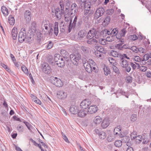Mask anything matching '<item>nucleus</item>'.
<instances>
[{
	"label": "nucleus",
	"instance_id": "obj_1",
	"mask_svg": "<svg viewBox=\"0 0 151 151\" xmlns=\"http://www.w3.org/2000/svg\"><path fill=\"white\" fill-rule=\"evenodd\" d=\"M59 4L61 9L57 8L55 10V15L57 18L58 19H61L62 15L64 13V5L63 1H60Z\"/></svg>",
	"mask_w": 151,
	"mask_h": 151
},
{
	"label": "nucleus",
	"instance_id": "obj_2",
	"mask_svg": "<svg viewBox=\"0 0 151 151\" xmlns=\"http://www.w3.org/2000/svg\"><path fill=\"white\" fill-rule=\"evenodd\" d=\"M27 33L24 28L21 29L18 35V41L20 43H22L27 39Z\"/></svg>",
	"mask_w": 151,
	"mask_h": 151
},
{
	"label": "nucleus",
	"instance_id": "obj_3",
	"mask_svg": "<svg viewBox=\"0 0 151 151\" xmlns=\"http://www.w3.org/2000/svg\"><path fill=\"white\" fill-rule=\"evenodd\" d=\"M50 80L53 84L58 87H61L63 85V83L59 78L56 77H51Z\"/></svg>",
	"mask_w": 151,
	"mask_h": 151
},
{
	"label": "nucleus",
	"instance_id": "obj_4",
	"mask_svg": "<svg viewBox=\"0 0 151 151\" xmlns=\"http://www.w3.org/2000/svg\"><path fill=\"white\" fill-rule=\"evenodd\" d=\"M120 64L121 67L125 68V70L127 72H129L131 70V68L129 65V63L126 60L122 59Z\"/></svg>",
	"mask_w": 151,
	"mask_h": 151
},
{
	"label": "nucleus",
	"instance_id": "obj_5",
	"mask_svg": "<svg viewBox=\"0 0 151 151\" xmlns=\"http://www.w3.org/2000/svg\"><path fill=\"white\" fill-rule=\"evenodd\" d=\"M42 70L46 74H49L51 72V69L48 64L46 63H44L42 65Z\"/></svg>",
	"mask_w": 151,
	"mask_h": 151
},
{
	"label": "nucleus",
	"instance_id": "obj_6",
	"mask_svg": "<svg viewBox=\"0 0 151 151\" xmlns=\"http://www.w3.org/2000/svg\"><path fill=\"white\" fill-rule=\"evenodd\" d=\"M91 102L90 100L85 99L81 102L80 106L81 108L86 109L88 107L89 105H91Z\"/></svg>",
	"mask_w": 151,
	"mask_h": 151
},
{
	"label": "nucleus",
	"instance_id": "obj_7",
	"mask_svg": "<svg viewBox=\"0 0 151 151\" xmlns=\"http://www.w3.org/2000/svg\"><path fill=\"white\" fill-rule=\"evenodd\" d=\"M70 58L71 61L75 65H76L81 58L78 55H76L73 54H71L70 55Z\"/></svg>",
	"mask_w": 151,
	"mask_h": 151
},
{
	"label": "nucleus",
	"instance_id": "obj_8",
	"mask_svg": "<svg viewBox=\"0 0 151 151\" xmlns=\"http://www.w3.org/2000/svg\"><path fill=\"white\" fill-rule=\"evenodd\" d=\"M104 11V9L103 7L99 8L96 11L95 14V17L97 19L101 16L103 15Z\"/></svg>",
	"mask_w": 151,
	"mask_h": 151
},
{
	"label": "nucleus",
	"instance_id": "obj_9",
	"mask_svg": "<svg viewBox=\"0 0 151 151\" xmlns=\"http://www.w3.org/2000/svg\"><path fill=\"white\" fill-rule=\"evenodd\" d=\"M77 19V17L75 16L73 19V22L72 24L71 23L72 21V20L71 19H70V24H69L68 27V31L69 32H71L72 28L74 29L76 25Z\"/></svg>",
	"mask_w": 151,
	"mask_h": 151
},
{
	"label": "nucleus",
	"instance_id": "obj_10",
	"mask_svg": "<svg viewBox=\"0 0 151 151\" xmlns=\"http://www.w3.org/2000/svg\"><path fill=\"white\" fill-rule=\"evenodd\" d=\"M88 112L89 114L95 113L98 110V107L95 105H92L90 106L88 109Z\"/></svg>",
	"mask_w": 151,
	"mask_h": 151
},
{
	"label": "nucleus",
	"instance_id": "obj_11",
	"mask_svg": "<svg viewBox=\"0 0 151 151\" xmlns=\"http://www.w3.org/2000/svg\"><path fill=\"white\" fill-rule=\"evenodd\" d=\"M57 97L60 99H64L67 97V94L63 91L61 90L59 91L57 94Z\"/></svg>",
	"mask_w": 151,
	"mask_h": 151
},
{
	"label": "nucleus",
	"instance_id": "obj_12",
	"mask_svg": "<svg viewBox=\"0 0 151 151\" xmlns=\"http://www.w3.org/2000/svg\"><path fill=\"white\" fill-rule=\"evenodd\" d=\"M49 22L48 21L46 20H43L42 23V27L43 29L44 28L46 30H49L50 29Z\"/></svg>",
	"mask_w": 151,
	"mask_h": 151
},
{
	"label": "nucleus",
	"instance_id": "obj_13",
	"mask_svg": "<svg viewBox=\"0 0 151 151\" xmlns=\"http://www.w3.org/2000/svg\"><path fill=\"white\" fill-rule=\"evenodd\" d=\"M83 66L86 71L88 73H91L92 72V65L88 62H85Z\"/></svg>",
	"mask_w": 151,
	"mask_h": 151
},
{
	"label": "nucleus",
	"instance_id": "obj_14",
	"mask_svg": "<svg viewBox=\"0 0 151 151\" xmlns=\"http://www.w3.org/2000/svg\"><path fill=\"white\" fill-rule=\"evenodd\" d=\"M113 40V39H109V37H107L106 38V40L105 39H102V38H100L98 42H99L101 44L105 45H106L107 43V41H108L109 42L112 41Z\"/></svg>",
	"mask_w": 151,
	"mask_h": 151
},
{
	"label": "nucleus",
	"instance_id": "obj_15",
	"mask_svg": "<svg viewBox=\"0 0 151 151\" xmlns=\"http://www.w3.org/2000/svg\"><path fill=\"white\" fill-rule=\"evenodd\" d=\"M24 18L27 22H29L31 19V13L29 11H26L24 13Z\"/></svg>",
	"mask_w": 151,
	"mask_h": 151
},
{
	"label": "nucleus",
	"instance_id": "obj_16",
	"mask_svg": "<svg viewBox=\"0 0 151 151\" xmlns=\"http://www.w3.org/2000/svg\"><path fill=\"white\" fill-rule=\"evenodd\" d=\"M70 111L72 114H76L78 113V110L77 106L74 105H72L70 108Z\"/></svg>",
	"mask_w": 151,
	"mask_h": 151
},
{
	"label": "nucleus",
	"instance_id": "obj_17",
	"mask_svg": "<svg viewBox=\"0 0 151 151\" xmlns=\"http://www.w3.org/2000/svg\"><path fill=\"white\" fill-rule=\"evenodd\" d=\"M109 122L107 118L104 119L103 121L101 124L102 127L104 128H105L109 125Z\"/></svg>",
	"mask_w": 151,
	"mask_h": 151
},
{
	"label": "nucleus",
	"instance_id": "obj_18",
	"mask_svg": "<svg viewBox=\"0 0 151 151\" xmlns=\"http://www.w3.org/2000/svg\"><path fill=\"white\" fill-rule=\"evenodd\" d=\"M134 60L136 62L140 63V64L141 65H143L146 63V62L145 61H142V59H141L138 56H136L134 57Z\"/></svg>",
	"mask_w": 151,
	"mask_h": 151
},
{
	"label": "nucleus",
	"instance_id": "obj_19",
	"mask_svg": "<svg viewBox=\"0 0 151 151\" xmlns=\"http://www.w3.org/2000/svg\"><path fill=\"white\" fill-rule=\"evenodd\" d=\"M55 62L58 66L60 67H63L65 65L64 61L63 58L60 59L59 60Z\"/></svg>",
	"mask_w": 151,
	"mask_h": 151
},
{
	"label": "nucleus",
	"instance_id": "obj_20",
	"mask_svg": "<svg viewBox=\"0 0 151 151\" xmlns=\"http://www.w3.org/2000/svg\"><path fill=\"white\" fill-rule=\"evenodd\" d=\"M12 35L14 40L16 39L17 35V29L16 27H14L12 31Z\"/></svg>",
	"mask_w": 151,
	"mask_h": 151
},
{
	"label": "nucleus",
	"instance_id": "obj_21",
	"mask_svg": "<svg viewBox=\"0 0 151 151\" xmlns=\"http://www.w3.org/2000/svg\"><path fill=\"white\" fill-rule=\"evenodd\" d=\"M1 11L2 13L5 16L8 15L9 12L7 9L4 6H3L1 8Z\"/></svg>",
	"mask_w": 151,
	"mask_h": 151
},
{
	"label": "nucleus",
	"instance_id": "obj_22",
	"mask_svg": "<svg viewBox=\"0 0 151 151\" xmlns=\"http://www.w3.org/2000/svg\"><path fill=\"white\" fill-rule=\"evenodd\" d=\"M95 31L94 30H90L88 32L87 37L88 39H92L94 37Z\"/></svg>",
	"mask_w": 151,
	"mask_h": 151
},
{
	"label": "nucleus",
	"instance_id": "obj_23",
	"mask_svg": "<svg viewBox=\"0 0 151 151\" xmlns=\"http://www.w3.org/2000/svg\"><path fill=\"white\" fill-rule=\"evenodd\" d=\"M102 119L99 116H96L94 119L93 122L96 124H99L102 121Z\"/></svg>",
	"mask_w": 151,
	"mask_h": 151
},
{
	"label": "nucleus",
	"instance_id": "obj_24",
	"mask_svg": "<svg viewBox=\"0 0 151 151\" xmlns=\"http://www.w3.org/2000/svg\"><path fill=\"white\" fill-rule=\"evenodd\" d=\"M115 135H119L121 133V127L120 126H117L116 127L114 131Z\"/></svg>",
	"mask_w": 151,
	"mask_h": 151
},
{
	"label": "nucleus",
	"instance_id": "obj_25",
	"mask_svg": "<svg viewBox=\"0 0 151 151\" xmlns=\"http://www.w3.org/2000/svg\"><path fill=\"white\" fill-rule=\"evenodd\" d=\"M93 13L88 9H86L84 11V17H90Z\"/></svg>",
	"mask_w": 151,
	"mask_h": 151
},
{
	"label": "nucleus",
	"instance_id": "obj_26",
	"mask_svg": "<svg viewBox=\"0 0 151 151\" xmlns=\"http://www.w3.org/2000/svg\"><path fill=\"white\" fill-rule=\"evenodd\" d=\"M87 112L84 110H80L78 113V115L79 116L81 117H84L86 114Z\"/></svg>",
	"mask_w": 151,
	"mask_h": 151
},
{
	"label": "nucleus",
	"instance_id": "obj_27",
	"mask_svg": "<svg viewBox=\"0 0 151 151\" xmlns=\"http://www.w3.org/2000/svg\"><path fill=\"white\" fill-rule=\"evenodd\" d=\"M58 23L57 22H55V23L54 28V33L56 36H57L58 33Z\"/></svg>",
	"mask_w": 151,
	"mask_h": 151
},
{
	"label": "nucleus",
	"instance_id": "obj_28",
	"mask_svg": "<svg viewBox=\"0 0 151 151\" xmlns=\"http://www.w3.org/2000/svg\"><path fill=\"white\" fill-rule=\"evenodd\" d=\"M79 78L81 80H84L87 78V76L86 73H82L80 74Z\"/></svg>",
	"mask_w": 151,
	"mask_h": 151
},
{
	"label": "nucleus",
	"instance_id": "obj_29",
	"mask_svg": "<svg viewBox=\"0 0 151 151\" xmlns=\"http://www.w3.org/2000/svg\"><path fill=\"white\" fill-rule=\"evenodd\" d=\"M80 48L81 50V52L84 53H87L89 52V49L86 47L82 46Z\"/></svg>",
	"mask_w": 151,
	"mask_h": 151
},
{
	"label": "nucleus",
	"instance_id": "obj_30",
	"mask_svg": "<svg viewBox=\"0 0 151 151\" xmlns=\"http://www.w3.org/2000/svg\"><path fill=\"white\" fill-rule=\"evenodd\" d=\"M8 22L11 25H13L15 23V19L12 16H9L8 19Z\"/></svg>",
	"mask_w": 151,
	"mask_h": 151
},
{
	"label": "nucleus",
	"instance_id": "obj_31",
	"mask_svg": "<svg viewBox=\"0 0 151 151\" xmlns=\"http://www.w3.org/2000/svg\"><path fill=\"white\" fill-rule=\"evenodd\" d=\"M111 54L115 57H120V54L116 51L112 50L111 52Z\"/></svg>",
	"mask_w": 151,
	"mask_h": 151
},
{
	"label": "nucleus",
	"instance_id": "obj_32",
	"mask_svg": "<svg viewBox=\"0 0 151 151\" xmlns=\"http://www.w3.org/2000/svg\"><path fill=\"white\" fill-rule=\"evenodd\" d=\"M86 33L87 32L85 30H81L78 33V35L80 37L83 38L85 36Z\"/></svg>",
	"mask_w": 151,
	"mask_h": 151
},
{
	"label": "nucleus",
	"instance_id": "obj_33",
	"mask_svg": "<svg viewBox=\"0 0 151 151\" xmlns=\"http://www.w3.org/2000/svg\"><path fill=\"white\" fill-rule=\"evenodd\" d=\"M149 58H151V53L145 54L143 56L142 61L144 62L145 61L147 60Z\"/></svg>",
	"mask_w": 151,
	"mask_h": 151
},
{
	"label": "nucleus",
	"instance_id": "obj_34",
	"mask_svg": "<svg viewBox=\"0 0 151 151\" xmlns=\"http://www.w3.org/2000/svg\"><path fill=\"white\" fill-rule=\"evenodd\" d=\"M108 60L109 62L113 66L116 65V60L113 58L109 57L108 58Z\"/></svg>",
	"mask_w": 151,
	"mask_h": 151
},
{
	"label": "nucleus",
	"instance_id": "obj_35",
	"mask_svg": "<svg viewBox=\"0 0 151 151\" xmlns=\"http://www.w3.org/2000/svg\"><path fill=\"white\" fill-rule=\"evenodd\" d=\"M118 29H117L116 28L114 29L112 31H111V35H110V36H111V39H113V37H115V36L118 33Z\"/></svg>",
	"mask_w": 151,
	"mask_h": 151
},
{
	"label": "nucleus",
	"instance_id": "obj_36",
	"mask_svg": "<svg viewBox=\"0 0 151 151\" xmlns=\"http://www.w3.org/2000/svg\"><path fill=\"white\" fill-rule=\"evenodd\" d=\"M136 64L138 65L139 68L140 69V70L142 72H145L147 69V67L145 66H140L139 65V63H135Z\"/></svg>",
	"mask_w": 151,
	"mask_h": 151
},
{
	"label": "nucleus",
	"instance_id": "obj_37",
	"mask_svg": "<svg viewBox=\"0 0 151 151\" xmlns=\"http://www.w3.org/2000/svg\"><path fill=\"white\" fill-rule=\"evenodd\" d=\"M99 136L101 139H104L106 137V133L103 132H101L99 133Z\"/></svg>",
	"mask_w": 151,
	"mask_h": 151
},
{
	"label": "nucleus",
	"instance_id": "obj_38",
	"mask_svg": "<svg viewBox=\"0 0 151 151\" xmlns=\"http://www.w3.org/2000/svg\"><path fill=\"white\" fill-rule=\"evenodd\" d=\"M105 75L107 76L110 73V69L107 67H105L103 69Z\"/></svg>",
	"mask_w": 151,
	"mask_h": 151
},
{
	"label": "nucleus",
	"instance_id": "obj_39",
	"mask_svg": "<svg viewBox=\"0 0 151 151\" xmlns=\"http://www.w3.org/2000/svg\"><path fill=\"white\" fill-rule=\"evenodd\" d=\"M86 2V0H81L79 3V7L81 8H84Z\"/></svg>",
	"mask_w": 151,
	"mask_h": 151
},
{
	"label": "nucleus",
	"instance_id": "obj_40",
	"mask_svg": "<svg viewBox=\"0 0 151 151\" xmlns=\"http://www.w3.org/2000/svg\"><path fill=\"white\" fill-rule=\"evenodd\" d=\"M88 44H92L95 42H97L98 41L95 39L93 38V39H89L87 41V42Z\"/></svg>",
	"mask_w": 151,
	"mask_h": 151
},
{
	"label": "nucleus",
	"instance_id": "obj_41",
	"mask_svg": "<svg viewBox=\"0 0 151 151\" xmlns=\"http://www.w3.org/2000/svg\"><path fill=\"white\" fill-rule=\"evenodd\" d=\"M143 139L141 135H138L135 139V140L137 142L139 143L141 142Z\"/></svg>",
	"mask_w": 151,
	"mask_h": 151
},
{
	"label": "nucleus",
	"instance_id": "obj_42",
	"mask_svg": "<svg viewBox=\"0 0 151 151\" xmlns=\"http://www.w3.org/2000/svg\"><path fill=\"white\" fill-rule=\"evenodd\" d=\"M137 134L136 132H133L131 134L130 137L131 139L132 140H135L136 138V137H137Z\"/></svg>",
	"mask_w": 151,
	"mask_h": 151
},
{
	"label": "nucleus",
	"instance_id": "obj_43",
	"mask_svg": "<svg viewBox=\"0 0 151 151\" xmlns=\"http://www.w3.org/2000/svg\"><path fill=\"white\" fill-rule=\"evenodd\" d=\"M122 142L120 140H118L115 141V145L117 147H119L121 146L122 145Z\"/></svg>",
	"mask_w": 151,
	"mask_h": 151
},
{
	"label": "nucleus",
	"instance_id": "obj_44",
	"mask_svg": "<svg viewBox=\"0 0 151 151\" xmlns=\"http://www.w3.org/2000/svg\"><path fill=\"white\" fill-rule=\"evenodd\" d=\"M65 7L66 10H68L69 8V7L70 5V1L68 0H66L65 2ZM63 4L64 5V4Z\"/></svg>",
	"mask_w": 151,
	"mask_h": 151
},
{
	"label": "nucleus",
	"instance_id": "obj_45",
	"mask_svg": "<svg viewBox=\"0 0 151 151\" xmlns=\"http://www.w3.org/2000/svg\"><path fill=\"white\" fill-rule=\"evenodd\" d=\"M54 60L55 61H57L60 60V59L62 58L61 56L59 54H55L54 55Z\"/></svg>",
	"mask_w": 151,
	"mask_h": 151
},
{
	"label": "nucleus",
	"instance_id": "obj_46",
	"mask_svg": "<svg viewBox=\"0 0 151 151\" xmlns=\"http://www.w3.org/2000/svg\"><path fill=\"white\" fill-rule=\"evenodd\" d=\"M78 6L77 4H73L71 6L72 10H74L75 12H76V11L77 10Z\"/></svg>",
	"mask_w": 151,
	"mask_h": 151
},
{
	"label": "nucleus",
	"instance_id": "obj_47",
	"mask_svg": "<svg viewBox=\"0 0 151 151\" xmlns=\"http://www.w3.org/2000/svg\"><path fill=\"white\" fill-rule=\"evenodd\" d=\"M95 54L96 56L99 58H100L101 57L102 53L99 51V50H96L95 51Z\"/></svg>",
	"mask_w": 151,
	"mask_h": 151
},
{
	"label": "nucleus",
	"instance_id": "obj_48",
	"mask_svg": "<svg viewBox=\"0 0 151 151\" xmlns=\"http://www.w3.org/2000/svg\"><path fill=\"white\" fill-rule=\"evenodd\" d=\"M130 49L134 52L137 53L138 52V48L136 46L130 47Z\"/></svg>",
	"mask_w": 151,
	"mask_h": 151
},
{
	"label": "nucleus",
	"instance_id": "obj_49",
	"mask_svg": "<svg viewBox=\"0 0 151 151\" xmlns=\"http://www.w3.org/2000/svg\"><path fill=\"white\" fill-rule=\"evenodd\" d=\"M130 39L132 40H135L138 39L137 36L135 35H131L129 36Z\"/></svg>",
	"mask_w": 151,
	"mask_h": 151
},
{
	"label": "nucleus",
	"instance_id": "obj_50",
	"mask_svg": "<svg viewBox=\"0 0 151 151\" xmlns=\"http://www.w3.org/2000/svg\"><path fill=\"white\" fill-rule=\"evenodd\" d=\"M131 120L132 122L135 121L137 119V116L136 115L133 114L130 117Z\"/></svg>",
	"mask_w": 151,
	"mask_h": 151
},
{
	"label": "nucleus",
	"instance_id": "obj_51",
	"mask_svg": "<svg viewBox=\"0 0 151 151\" xmlns=\"http://www.w3.org/2000/svg\"><path fill=\"white\" fill-rule=\"evenodd\" d=\"M22 71L25 74H28V70L27 68L25 66H23L22 67Z\"/></svg>",
	"mask_w": 151,
	"mask_h": 151
},
{
	"label": "nucleus",
	"instance_id": "obj_52",
	"mask_svg": "<svg viewBox=\"0 0 151 151\" xmlns=\"http://www.w3.org/2000/svg\"><path fill=\"white\" fill-rule=\"evenodd\" d=\"M33 101L35 103L39 104L40 105L41 104V101L38 99L37 97H35L34 99H33Z\"/></svg>",
	"mask_w": 151,
	"mask_h": 151
},
{
	"label": "nucleus",
	"instance_id": "obj_53",
	"mask_svg": "<svg viewBox=\"0 0 151 151\" xmlns=\"http://www.w3.org/2000/svg\"><path fill=\"white\" fill-rule=\"evenodd\" d=\"M110 18L109 17H106L105 20L104 21V22L105 23L107 24H108L109 22Z\"/></svg>",
	"mask_w": 151,
	"mask_h": 151
},
{
	"label": "nucleus",
	"instance_id": "obj_54",
	"mask_svg": "<svg viewBox=\"0 0 151 151\" xmlns=\"http://www.w3.org/2000/svg\"><path fill=\"white\" fill-rule=\"evenodd\" d=\"M115 47L117 49L121 50H122V46L121 44H118L115 45Z\"/></svg>",
	"mask_w": 151,
	"mask_h": 151
},
{
	"label": "nucleus",
	"instance_id": "obj_55",
	"mask_svg": "<svg viewBox=\"0 0 151 151\" xmlns=\"http://www.w3.org/2000/svg\"><path fill=\"white\" fill-rule=\"evenodd\" d=\"M100 36V34L99 32H97L95 33L94 36H95V37L96 39H98L97 41L99 40Z\"/></svg>",
	"mask_w": 151,
	"mask_h": 151
},
{
	"label": "nucleus",
	"instance_id": "obj_56",
	"mask_svg": "<svg viewBox=\"0 0 151 151\" xmlns=\"http://www.w3.org/2000/svg\"><path fill=\"white\" fill-rule=\"evenodd\" d=\"M17 130L20 132H22L24 130V128L22 127L21 126L19 125L17 127Z\"/></svg>",
	"mask_w": 151,
	"mask_h": 151
},
{
	"label": "nucleus",
	"instance_id": "obj_57",
	"mask_svg": "<svg viewBox=\"0 0 151 151\" xmlns=\"http://www.w3.org/2000/svg\"><path fill=\"white\" fill-rule=\"evenodd\" d=\"M107 139L109 142H112L114 140V137L111 136H108Z\"/></svg>",
	"mask_w": 151,
	"mask_h": 151
},
{
	"label": "nucleus",
	"instance_id": "obj_58",
	"mask_svg": "<svg viewBox=\"0 0 151 151\" xmlns=\"http://www.w3.org/2000/svg\"><path fill=\"white\" fill-rule=\"evenodd\" d=\"M112 68L114 71L115 73L118 74L119 73V70L118 69L116 66V65L113 66Z\"/></svg>",
	"mask_w": 151,
	"mask_h": 151
},
{
	"label": "nucleus",
	"instance_id": "obj_59",
	"mask_svg": "<svg viewBox=\"0 0 151 151\" xmlns=\"http://www.w3.org/2000/svg\"><path fill=\"white\" fill-rule=\"evenodd\" d=\"M53 44L52 42H49V43L47 45V47L48 49H51L53 46Z\"/></svg>",
	"mask_w": 151,
	"mask_h": 151
},
{
	"label": "nucleus",
	"instance_id": "obj_60",
	"mask_svg": "<svg viewBox=\"0 0 151 151\" xmlns=\"http://www.w3.org/2000/svg\"><path fill=\"white\" fill-rule=\"evenodd\" d=\"M91 7V3L87 2L85 3V6L84 8L85 9H90Z\"/></svg>",
	"mask_w": 151,
	"mask_h": 151
},
{
	"label": "nucleus",
	"instance_id": "obj_61",
	"mask_svg": "<svg viewBox=\"0 0 151 151\" xmlns=\"http://www.w3.org/2000/svg\"><path fill=\"white\" fill-rule=\"evenodd\" d=\"M126 81L127 83L132 82V77L129 76H127V77Z\"/></svg>",
	"mask_w": 151,
	"mask_h": 151
},
{
	"label": "nucleus",
	"instance_id": "obj_62",
	"mask_svg": "<svg viewBox=\"0 0 151 151\" xmlns=\"http://www.w3.org/2000/svg\"><path fill=\"white\" fill-rule=\"evenodd\" d=\"M53 32V29L52 28H51L50 29V31L47 30V31L45 32V33L47 34H48L49 35H52V33Z\"/></svg>",
	"mask_w": 151,
	"mask_h": 151
},
{
	"label": "nucleus",
	"instance_id": "obj_63",
	"mask_svg": "<svg viewBox=\"0 0 151 151\" xmlns=\"http://www.w3.org/2000/svg\"><path fill=\"white\" fill-rule=\"evenodd\" d=\"M62 135L63 137V138L64 140L66 142L69 143V141L68 138L67 137L63 134H62Z\"/></svg>",
	"mask_w": 151,
	"mask_h": 151
},
{
	"label": "nucleus",
	"instance_id": "obj_64",
	"mask_svg": "<svg viewBox=\"0 0 151 151\" xmlns=\"http://www.w3.org/2000/svg\"><path fill=\"white\" fill-rule=\"evenodd\" d=\"M26 126L27 127L29 131H31L32 126L31 124H30L28 122L27 123Z\"/></svg>",
	"mask_w": 151,
	"mask_h": 151
}]
</instances>
